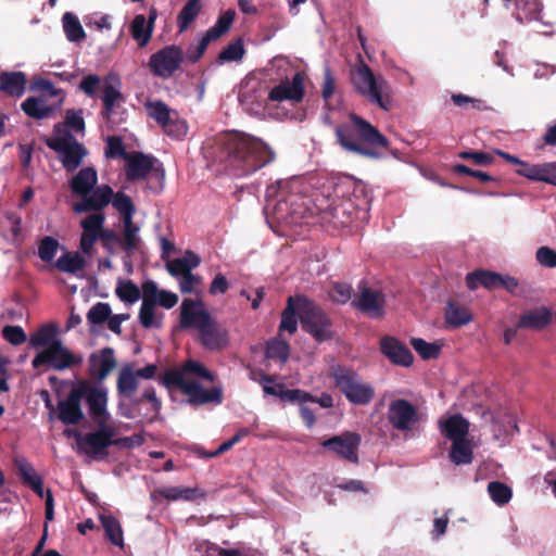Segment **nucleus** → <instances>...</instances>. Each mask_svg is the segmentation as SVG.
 Masks as SVG:
<instances>
[{"label": "nucleus", "mask_w": 556, "mask_h": 556, "mask_svg": "<svg viewBox=\"0 0 556 556\" xmlns=\"http://www.w3.org/2000/svg\"><path fill=\"white\" fill-rule=\"evenodd\" d=\"M201 11V0H188L177 17L179 31H185Z\"/></svg>", "instance_id": "603ef678"}, {"label": "nucleus", "mask_w": 556, "mask_h": 556, "mask_svg": "<svg viewBox=\"0 0 556 556\" xmlns=\"http://www.w3.org/2000/svg\"><path fill=\"white\" fill-rule=\"evenodd\" d=\"M102 102L103 117L110 122L114 123L113 113L114 110L124 102V97L122 93V79L119 75L115 72H110L102 80Z\"/></svg>", "instance_id": "a211bd4d"}, {"label": "nucleus", "mask_w": 556, "mask_h": 556, "mask_svg": "<svg viewBox=\"0 0 556 556\" xmlns=\"http://www.w3.org/2000/svg\"><path fill=\"white\" fill-rule=\"evenodd\" d=\"M86 266L85 258L78 252H66L56 261V267L64 273L76 275Z\"/></svg>", "instance_id": "a18cd8bd"}, {"label": "nucleus", "mask_w": 556, "mask_h": 556, "mask_svg": "<svg viewBox=\"0 0 556 556\" xmlns=\"http://www.w3.org/2000/svg\"><path fill=\"white\" fill-rule=\"evenodd\" d=\"M472 446L467 439L452 442L450 458L455 465L470 464L472 462Z\"/></svg>", "instance_id": "8fccbe9b"}, {"label": "nucleus", "mask_w": 556, "mask_h": 556, "mask_svg": "<svg viewBox=\"0 0 556 556\" xmlns=\"http://www.w3.org/2000/svg\"><path fill=\"white\" fill-rule=\"evenodd\" d=\"M184 56V51L178 46H166L150 56L148 66L155 76L167 79L179 70Z\"/></svg>", "instance_id": "f8f14e48"}, {"label": "nucleus", "mask_w": 556, "mask_h": 556, "mask_svg": "<svg viewBox=\"0 0 556 556\" xmlns=\"http://www.w3.org/2000/svg\"><path fill=\"white\" fill-rule=\"evenodd\" d=\"M266 356L270 359H278L283 364L289 357V345L280 340L270 341L266 348Z\"/></svg>", "instance_id": "680f3d73"}, {"label": "nucleus", "mask_w": 556, "mask_h": 556, "mask_svg": "<svg viewBox=\"0 0 556 556\" xmlns=\"http://www.w3.org/2000/svg\"><path fill=\"white\" fill-rule=\"evenodd\" d=\"M516 20L519 23L532 21L539 17L542 5L536 0H515Z\"/></svg>", "instance_id": "09e8293b"}, {"label": "nucleus", "mask_w": 556, "mask_h": 556, "mask_svg": "<svg viewBox=\"0 0 556 556\" xmlns=\"http://www.w3.org/2000/svg\"><path fill=\"white\" fill-rule=\"evenodd\" d=\"M381 351L393 364L408 367L413 364L414 356L408 348L393 337L381 339Z\"/></svg>", "instance_id": "a878e982"}, {"label": "nucleus", "mask_w": 556, "mask_h": 556, "mask_svg": "<svg viewBox=\"0 0 556 556\" xmlns=\"http://www.w3.org/2000/svg\"><path fill=\"white\" fill-rule=\"evenodd\" d=\"M352 207V203L350 200H344L340 204L330 205L328 210L332 214V216L343 226L350 225L353 223L354 218H358L362 214L365 216L366 208H357L355 212H352L350 208Z\"/></svg>", "instance_id": "37998d69"}, {"label": "nucleus", "mask_w": 556, "mask_h": 556, "mask_svg": "<svg viewBox=\"0 0 556 556\" xmlns=\"http://www.w3.org/2000/svg\"><path fill=\"white\" fill-rule=\"evenodd\" d=\"M97 182V170L93 167H84L72 178L70 187L74 194L81 195L84 200L96 190Z\"/></svg>", "instance_id": "c756f323"}, {"label": "nucleus", "mask_w": 556, "mask_h": 556, "mask_svg": "<svg viewBox=\"0 0 556 556\" xmlns=\"http://www.w3.org/2000/svg\"><path fill=\"white\" fill-rule=\"evenodd\" d=\"M105 215L102 211H92L80 220L83 232L80 236V250L84 254H92L93 244L99 240H109L113 231L104 228Z\"/></svg>", "instance_id": "9b49d317"}, {"label": "nucleus", "mask_w": 556, "mask_h": 556, "mask_svg": "<svg viewBox=\"0 0 556 556\" xmlns=\"http://www.w3.org/2000/svg\"><path fill=\"white\" fill-rule=\"evenodd\" d=\"M192 376L207 381H214L215 379L213 372L202 363L189 359L180 369L166 371L162 378V383L167 388L177 387L180 389L192 405L222 403L223 390L220 387L204 389L198 381L191 379Z\"/></svg>", "instance_id": "7ed1b4c3"}, {"label": "nucleus", "mask_w": 556, "mask_h": 556, "mask_svg": "<svg viewBox=\"0 0 556 556\" xmlns=\"http://www.w3.org/2000/svg\"><path fill=\"white\" fill-rule=\"evenodd\" d=\"M445 321L453 328H458L469 324L472 319L470 311L462 304L448 301L445 307Z\"/></svg>", "instance_id": "4c0bfd02"}, {"label": "nucleus", "mask_w": 556, "mask_h": 556, "mask_svg": "<svg viewBox=\"0 0 556 556\" xmlns=\"http://www.w3.org/2000/svg\"><path fill=\"white\" fill-rule=\"evenodd\" d=\"M59 249V242L52 237H45L38 247V255L43 262H51Z\"/></svg>", "instance_id": "69168bd1"}, {"label": "nucleus", "mask_w": 556, "mask_h": 556, "mask_svg": "<svg viewBox=\"0 0 556 556\" xmlns=\"http://www.w3.org/2000/svg\"><path fill=\"white\" fill-rule=\"evenodd\" d=\"M304 79L302 72H296L292 78H283L268 92V99L274 102L290 101L298 103L304 98Z\"/></svg>", "instance_id": "f3484780"}, {"label": "nucleus", "mask_w": 556, "mask_h": 556, "mask_svg": "<svg viewBox=\"0 0 556 556\" xmlns=\"http://www.w3.org/2000/svg\"><path fill=\"white\" fill-rule=\"evenodd\" d=\"M100 522L110 542L118 547H124V533L119 521L112 515L101 514Z\"/></svg>", "instance_id": "79ce46f5"}, {"label": "nucleus", "mask_w": 556, "mask_h": 556, "mask_svg": "<svg viewBox=\"0 0 556 556\" xmlns=\"http://www.w3.org/2000/svg\"><path fill=\"white\" fill-rule=\"evenodd\" d=\"M88 406V413L94 424H108L111 415L108 412V389L104 386L81 384L77 387Z\"/></svg>", "instance_id": "4468645a"}, {"label": "nucleus", "mask_w": 556, "mask_h": 556, "mask_svg": "<svg viewBox=\"0 0 556 556\" xmlns=\"http://www.w3.org/2000/svg\"><path fill=\"white\" fill-rule=\"evenodd\" d=\"M62 23L68 41L78 42L85 39L86 33L78 17L74 13L66 12L62 17Z\"/></svg>", "instance_id": "c03bdc74"}, {"label": "nucleus", "mask_w": 556, "mask_h": 556, "mask_svg": "<svg viewBox=\"0 0 556 556\" xmlns=\"http://www.w3.org/2000/svg\"><path fill=\"white\" fill-rule=\"evenodd\" d=\"M61 339L58 337V327L53 324H48L38 329L29 338V344L34 348L42 346L49 349L55 342H60Z\"/></svg>", "instance_id": "a19ab883"}, {"label": "nucleus", "mask_w": 556, "mask_h": 556, "mask_svg": "<svg viewBox=\"0 0 556 556\" xmlns=\"http://www.w3.org/2000/svg\"><path fill=\"white\" fill-rule=\"evenodd\" d=\"M359 444L361 435L355 432H343L321 442L324 447L354 464L358 463Z\"/></svg>", "instance_id": "aec40b11"}, {"label": "nucleus", "mask_w": 556, "mask_h": 556, "mask_svg": "<svg viewBox=\"0 0 556 556\" xmlns=\"http://www.w3.org/2000/svg\"><path fill=\"white\" fill-rule=\"evenodd\" d=\"M352 85L357 93L383 111L392 108L391 87L381 75H375L371 68L361 63L352 74Z\"/></svg>", "instance_id": "39448f33"}, {"label": "nucleus", "mask_w": 556, "mask_h": 556, "mask_svg": "<svg viewBox=\"0 0 556 556\" xmlns=\"http://www.w3.org/2000/svg\"><path fill=\"white\" fill-rule=\"evenodd\" d=\"M123 247L128 253H132L140 243L139 226L135 225L132 219L123 220Z\"/></svg>", "instance_id": "5fc2aeb1"}, {"label": "nucleus", "mask_w": 556, "mask_h": 556, "mask_svg": "<svg viewBox=\"0 0 556 556\" xmlns=\"http://www.w3.org/2000/svg\"><path fill=\"white\" fill-rule=\"evenodd\" d=\"M142 295L149 299L153 304L160 305L166 309L173 308L178 303V295L174 292L159 289L156 282L152 280L142 283Z\"/></svg>", "instance_id": "7c9ffc66"}, {"label": "nucleus", "mask_w": 556, "mask_h": 556, "mask_svg": "<svg viewBox=\"0 0 556 556\" xmlns=\"http://www.w3.org/2000/svg\"><path fill=\"white\" fill-rule=\"evenodd\" d=\"M90 374L98 380L105 379L109 374L116 367L114 350L104 348L89 357Z\"/></svg>", "instance_id": "393cba45"}, {"label": "nucleus", "mask_w": 556, "mask_h": 556, "mask_svg": "<svg viewBox=\"0 0 556 556\" xmlns=\"http://www.w3.org/2000/svg\"><path fill=\"white\" fill-rule=\"evenodd\" d=\"M439 427L442 434L452 442L466 440L469 433V422L459 414L442 417Z\"/></svg>", "instance_id": "cd10ccee"}, {"label": "nucleus", "mask_w": 556, "mask_h": 556, "mask_svg": "<svg viewBox=\"0 0 556 556\" xmlns=\"http://www.w3.org/2000/svg\"><path fill=\"white\" fill-rule=\"evenodd\" d=\"M27 78L22 72L2 73L0 75V89L8 96L20 98L26 90Z\"/></svg>", "instance_id": "473e14b6"}, {"label": "nucleus", "mask_w": 556, "mask_h": 556, "mask_svg": "<svg viewBox=\"0 0 556 556\" xmlns=\"http://www.w3.org/2000/svg\"><path fill=\"white\" fill-rule=\"evenodd\" d=\"M125 172L128 180L144 179L148 175H154L157 179L164 180L165 173L161 164L154 157L140 152H132L125 155Z\"/></svg>", "instance_id": "dca6fc26"}, {"label": "nucleus", "mask_w": 556, "mask_h": 556, "mask_svg": "<svg viewBox=\"0 0 556 556\" xmlns=\"http://www.w3.org/2000/svg\"><path fill=\"white\" fill-rule=\"evenodd\" d=\"M109 203L121 214L122 219H132L135 214V205L130 197L123 192L114 193L113 189L108 185H101L87 198L73 205L75 213L81 214L89 211H102Z\"/></svg>", "instance_id": "423d86ee"}, {"label": "nucleus", "mask_w": 556, "mask_h": 556, "mask_svg": "<svg viewBox=\"0 0 556 556\" xmlns=\"http://www.w3.org/2000/svg\"><path fill=\"white\" fill-rule=\"evenodd\" d=\"M202 344L208 350H220L228 344V332L212 318L200 330Z\"/></svg>", "instance_id": "c85d7f7f"}, {"label": "nucleus", "mask_w": 556, "mask_h": 556, "mask_svg": "<svg viewBox=\"0 0 556 556\" xmlns=\"http://www.w3.org/2000/svg\"><path fill=\"white\" fill-rule=\"evenodd\" d=\"M243 43L240 39L229 43L220 53L219 60L222 62H236L242 60L244 55Z\"/></svg>", "instance_id": "0e129e2a"}, {"label": "nucleus", "mask_w": 556, "mask_h": 556, "mask_svg": "<svg viewBox=\"0 0 556 556\" xmlns=\"http://www.w3.org/2000/svg\"><path fill=\"white\" fill-rule=\"evenodd\" d=\"M501 274L490 270H475L466 276V285L469 290H476L479 286L489 290L498 289Z\"/></svg>", "instance_id": "c9c22d12"}, {"label": "nucleus", "mask_w": 556, "mask_h": 556, "mask_svg": "<svg viewBox=\"0 0 556 556\" xmlns=\"http://www.w3.org/2000/svg\"><path fill=\"white\" fill-rule=\"evenodd\" d=\"M336 387L344 394L346 400L355 405H367L375 396L374 387L359 379L351 370L337 368L332 371Z\"/></svg>", "instance_id": "0eeeda50"}, {"label": "nucleus", "mask_w": 556, "mask_h": 556, "mask_svg": "<svg viewBox=\"0 0 556 556\" xmlns=\"http://www.w3.org/2000/svg\"><path fill=\"white\" fill-rule=\"evenodd\" d=\"M156 493L167 501H186L192 502L205 496L199 488L187 486H163L156 490Z\"/></svg>", "instance_id": "72a5a7b5"}, {"label": "nucleus", "mask_w": 556, "mask_h": 556, "mask_svg": "<svg viewBox=\"0 0 556 556\" xmlns=\"http://www.w3.org/2000/svg\"><path fill=\"white\" fill-rule=\"evenodd\" d=\"M235 15L236 13L233 10H227L218 17L216 23L206 31L210 34L211 37L218 39L220 36L228 31L233 22Z\"/></svg>", "instance_id": "13d9d810"}, {"label": "nucleus", "mask_w": 556, "mask_h": 556, "mask_svg": "<svg viewBox=\"0 0 556 556\" xmlns=\"http://www.w3.org/2000/svg\"><path fill=\"white\" fill-rule=\"evenodd\" d=\"M138 388V377L131 367L125 366L118 372L117 390L121 394L130 397Z\"/></svg>", "instance_id": "de8ad7c7"}, {"label": "nucleus", "mask_w": 556, "mask_h": 556, "mask_svg": "<svg viewBox=\"0 0 556 556\" xmlns=\"http://www.w3.org/2000/svg\"><path fill=\"white\" fill-rule=\"evenodd\" d=\"M138 317L141 326L146 329H150L161 328L164 315L156 308L155 304L142 295V303Z\"/></svg>", "instance_id": "e433bc0d"}, {"label": "nucleus", "mask_w": 556, "mask_h": 556, "mask_svg": "<svg viewBox=\"0 0 556 556\" xmlns=\"http://www.w3.org/2000/svg\"><path fill=\"white\" fill-rule=\"evenodd\" d=\"M211 316L206 312L201 300L185 299L180 305V325L182 328H197L200 330L210 321Z\"/></svg>", "instance_id": "4be33fe9"}, {"label": "nucleus", "mask_w": 556, "mask_h": 556, "mask_svg": "<svg viewBox=\"0 0 556 556\" xmlns=\"http://www.w3.org/2000/svg\"><path fill=\"white\" fill-rule=\"evenodd\" d=\"M81 362L83 357L80 355L72 353L65 345H63L62 341H60L55 342V344L49 349H43L39 352L33 358L31 365L37 369L40 366L48 364L55 370H65L74 365L80 364Z\"/></svg>", "instance_id": "ddd939ff"}, {"label": "nucleus", "mask_w": 556, "mask_h": 556, "mask_svg": "<svg viewBox=\"0 0 556 556\" xmlns=\"http://www.w3.org/2000/svg\"><path fill=\"white\" fill-rule=\"evenodd\" d=\"M491 431L494 440L497 441L500 445H503L507 442L509 437L518 431V427L513 416L505 415L498 419H494Z\"/></svg>", "instance_id": "ea45409f"}, {"label": "nucleus", "mask_w": 556, "mask_h": 556, "mask_svg": "<svg viewBox=\"0 0 556 556\" xmlns=\"http://www.w3.org/2000/svg\"><path fill=\"white\" fill-rule=\"evenodd\" d=\"M384 294L378 290L359 286V295L353 304L371 318H380L384 315Z\"/></svg>", "instance_id": "5701e85b"}, {"label": "nucleus", "mask_w": 556, "mask_h": 556, "mask_svg": "<svg viewBox=\"0 0 556 556\" xmlns=\"http://www.w3.org/2000/svg\"><path fill=\"white\" fill-rule=\"evenodd\" d=\"M258 383L262 386L263 392L266 395L277 396L285 402L303 404L306 403V401H315L313 395L308 392L300 389L288 390L285 388L283 383L276 382L274 377L268 375H263L258 379Z\"/></svg>", "instance_id": "412c9836"}, {"label": "nucleus", "mask_w": 556, "mask_h": 556, "mask_svg": "<svg viewBox=\"0 0 556 556\" xmlns=\"http://www.w3.org/2000/svg\"><path fill=\"white\" fill-rule=\"evenodd\" d=\"M111 313V306L108 303L99 302L89 309L87 319L91 325H101L109 319Z\"/></svg>", "instance_id": "052dcab7"}, {"label": "nucleus", "mask_w": 556, "mask_h": 556, "mask_svg": "<svg viewBox=\"0 0 556 556\" xmlns=\"http://www.w3.org/2000/svg\"><path fill=\"white\" fill-rule=\"evenodd\" d=\"M488 493L491 500L498 506L506 505L513 497V490L500 481H491L488 484Z\"/></svg>", "instance_id": "864d4df0"}, {"label": "nucleus", "mask_w": 556, "mask_h": 556, "mask_svg": "<svg viewBox=\"0 0 556 556\" xmlns=\"http://www.w3.org/2000/svg\"><path fill=\"white\" fill-rule=\"evenodd\" d=\"M47 144L59 154L62 165L70 172L78 168L87 155V150L71 134L63 132L60 128L55 129V135Z\"/></svg>", "instance_id": "6e6552de"}, {"label": "nucleus", "mask_w": 556, "mask_h": 556, "mask_svg": "<svg viewBox=\"0 0 556 556\" xmlns=\"http://www.w3.org/2000/svg\"><path fill=\"white\" fill-rule=\"evenodd\" d=\"M388 420L394 429L408 431L419 421V415L412 403L399 399L389 404Z\"/></svg>", "instance_id": "6ab92c4d"}, {"label": "nucleus", "mask_w": 556, "mask_h": 556, "mask_svg": "<svg viewBox=\"0 0 556 556\" xmlns=\"http://www.w3.org/2000/svg\"><path fill=\"white\" fill-rule=\"evenodd\" d=\"M81 400L83 393L76 387L65 400L58 403V418L64 425H77L84 418Z\"/></svg>", "instance_id": "b1692460"}, {"label": "nucleus", "mask_w": 556, "mask_h": 556, "mask_svg": "<svg viewBox=\"0 0 556 556\" xmlns=\"http://www.w3.org/2000/svg\"><path fill=\"white\" fill-rule=\"evenodd\" d=\"M149 117L154 119L161 127L175 114L167 104L160 100H150L144 103Z\"/></svg>", "instance_id": "49530a36"}, {"label": "nucleus", "mask_w": 556, "mask_h": 556, "mask_svg": "<svg viewBox=\"0 0 556 556\" xmlns=\"http://www.w3.org/2000/svg\"><path fill=\"white\" fill-rule=\"evenodd\" d=\"M295 313L300 315L301 309L296 304V298L290 296L288 300V307L281 316L280 330H286L290 333H293L296 330L298 323Z\"/></svg>", "instance_id": "6e6d98bb"}, {"label": "nucleus", "mask_w": 556, "mask_h": 556, "mask_svg": "<svg viewBox=\"0 0 556 556\" xmlns=\"http://www.w3.org/2000/svg\"><path fill=\"white\" fill-rule=\"evenodd\" d=\"M220 142L225 154L220 161L236 177L252 175L276 157L269 144L248 134H229Z\"/></svg>", "instance_id": "f257e3e1"}, {"label": "nucleus", "mask_w": 556, "mask_h": 556, "mask_svg": "<svg viewBox=\"0 0 556 556\" xmlns=\"http://www.w3.org/2000/svg\"><path fill=\"white\" fill-rule=\"evenodd\" d=\"M2 336L12 345L23 344L27 340L26 333L21 326H4Z\"/></svg>", "instance_id": "774afa93"}, {"label": "nucleus", "mask_w": 556, "mask_h": 556, "mask_svg": "<svg viewBox=\"0 0 556 556\" xmlns=\"http://www.w3.org/2000/svg\"><path fill=\"white\" fill-rule=\"evenodd\" d=\"M352 126L340 125L336 127L339 144L348 152L359 154L369 159H379L381 154L377 148H387L388 139L370 123L351 114Z\"/></svg>", "instance_id": "20e7f679"}, {"label": "nucleus", "mask_w": 556, "mask_h": 556, "mask_svg": "<svg viewBox=\"0 0 556 556\" xmlns=\"http://www.w3.org/2000/svg\"><path fill=\"white\" fill-rule=\"evenodd\" d=\"M304 189L302 179L298 177L279 180L267 187V200L278 198L271 208L275 222L291 227L300 225L311 214L307 198L303 194Z\"/></svg>", "instance_id": "f03ea898"}, {"label": "nucleus", "mask_w": 556, "mask_h": 556, "mask_svg": "<svg viewBox=\"0 0 556 556\" xmlns=\"http://www.w3.org/2000/svg\"><path fill=\"white\" fill-rule=\"evenodd\" d=\"M410 344L424 359L437 358L440 353L439 344L429 343L420 338H413Z\"/></svg>", "instance_id": "bf43d9fd"}, {"label": "nucleus", "mask_w": 556, "mask_h": 556, "mask_svg": "<svg viewBox=\"0 0 556 556\" xmlns=\"http://www.w3.org/2000/svg\"><path fill=\"white\" fill-rule=\"evenodd\" d=\"M296 304L301 309L300 319L303 328L316 339H325L329 333V320L324 312L305 298L298 296Z\"/></svg>", "instance_id": "2eb2a0df"}, {"label": "nucleus", "mask_w": 556, "mask_h": 556, "mask_svg": "<svg viewBox=\"0 0 556 556\" xmlns=\"http://www.w3.org/2000/svg\"><path fill=\"white\" fill-rule=\"evenodd\" d=\"M153 29L152 25L148 24L147 17L142 14H137L129 26L131 37L140 48H144L149 43Z\"/></svg>", "instance_id": "58836bf2"}, {"label": "nucleus", "mask_w": 556, "mask_h": 556, "mask_svg": "<svg viewBox=\"0 0 556 556\" xmlns=\"http://www.w3.org/2000/svg\"><path fill=\"white\" fill-rule=\"evenodd\" d=\"M38 87L42 91H47L49 94L55 97V103H49L43 96L28 97L22 102L21 108L28 117L45 119L50 117L52 113L60 108L64 96L60 90H56L49 80H40Z\"/></svg>", "instance_id": "1a4fd4ad"}, {"label": "nucleus", "mask_w": 556, "mask_h": 556, "mask_svg": "<svg viewBox=\"0 0 556 556\" xmlns=\"http://www.w3.org/2000/svg\"><path fill=\"white\" fill-rule=\"evenodd\" d=\"M199 264L200 257L195 253L187 251L184 256L168 261L166 269L173 277L178 278L191 273Z\"/></svg>", "instance_id": "f704fd0d"}, {"label": "nucleus", "mask_w": 556, "mask_h": 556, "mask_svg": "<svg viewBox=\"0 0 556 556\" xmlns=\"http://www.w3.org/2000/svg\"><path fill=\"white\" fill-rule=\"evenodd\" d=\"M352 295V288L348 283L336 282L329 290V296L333 302L344 304Z\"/></svg>", "instance_id": "338daca9"}, {"label": "nucleus", "mask_w": 556, "mask_h": 556, "mask_svg": "<svg viewBox=\"0 0 556 556\" xmlns=\"http://www.w3.org/2000/svg\"><path fill=\"white\" fill-rule=\"evenodd\" d=\"M115 293L122 302L127 304L136 303L141 296L138 286L129 279H118Z\"/></svg>", "instance_id": "3c124183"}, {"label": "nucleus", "mask_w": 556, "mask_h": 556, "mask_svg": "<svg viewBox=\"0 0 556 556\" xmlns=\"http://www.w3.org/2000/svg\"><path fill=\"white\" fill-rule=\"evenodd\" d=\"M552 316V309L545 306L529 309L521 314L518 320V327L523 329L541 330L551 323Z\"/></svg>", "instance_id": "2f4dec72"}, {"label": "nucleus", "mask_w": 556, "mask_h": 556, "mask_svg": "<svg viewBox=\"0 0 556 556\" xmlns=\"http://www.w3.org/2000/svg\"><path fill=\"white\" fill-rule=\"evenodd\" d=\"M516 173L533 181L556 186V162L522 164V168H517Z\"/></svg>", "instance_id": "bb28decb"}, {"label": "nucleus", "mask_w": 556, "mask_h": 556, "mask_svg": "<svg viewBox=\"0 0 556 556\" xmlns=\"http://www.w3.org/2000/svg\"><path fill=\"white\" fill-rule=\"evenodd\" d=\"M98 426V430L81 435L79 433H75L77 437V444L79 448L91 456L94 459H103L106 457L108 452L106 448L110 445H113V437L115 434V430L109 424H96Z\"/></svg>", "instance_id": "9d476101"}, {"label": "nucleus", "mask_w": 556, "mask_h": 556, "mask_svg": "<svg viewBox=\"0 0 556 556\" xmlns=\"http://www.w3.org/2000/svg\"><path fill=\"white\" fill-rule=\"evenodd\" d=\"M161 128L167 136L177 140L182 139L188 132L187 122L180 118L177 112Z\"/></svg>", "instance_id": "4d7b16f0"}, {"label": "nucleus", "mask_w": 556, "mask_h": 556, "mask_svg": "<svg viewBox=\"0 0 556 556\" xmlns=\"http://www.w3.org/2000/svg\"><path fill=\"white\" fill-rule=\"evenodd\" d=\"M14 464L24 483H26L27 485L31 484L34 481L41 478L25 457L17 456L14 460Z\"/></svg>", "instance_id": "e2e57ef3"}]
</instances>
